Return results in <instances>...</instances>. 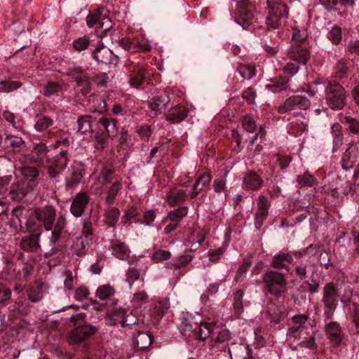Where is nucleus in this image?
Returning <instances> with one entry per match:
<instances>
[{"instance_id": "nucleus-1", "label": "nucleus", "mask_w": 359, "mask_h": 359, "mask_svg": "<svg viewBox=\"0 0 359 359\" xmlns=\"http://www.w3.org/2000/svg\"><path fill=\"white\" fill-rule=\"evenodd\" d=\"M309 317L304 314H298L292 317L287 323V337L289 340L299 341L297 347L314 349L316 348V339L314 334H309L311 330L308 322Z\"/></svg>"}, {"instance_id": "nucleus-2", "label": "nucleus", "mask_w": 359, "mask_h": 359, "mask_svg": "<svg viewBox=\"0 0 359 359\" xmlns=\"http://www.w3.org/2000/svg\"><path fill=\"white\" fill-rule=\"evenodd\" d=\"M26 228L29 235L24 236V250L35 251L39 248V238L42 228V212L40 209L29 210Z\"/></svg>"}, {"instance_id": "nucleus-3", "label": "nucleus", "mask_w": 359, "mask_h": 359, "mask_svg": "<svg viewBox=\"0 0 359 359\" xmlns=\"http://www.w3.org/2000/svg\"><path fill=\"white\" fill-rule=\"evenodd\" d=\"M212 327L211 324L196 320L194 317L187 314L182 318L179 330L184 337L205 340L210 336Z\"/></svg>"}, {"instance_id": "nucleus-4", "label": "nucleus", "mask_w": 359, "mask_h": 359, "mask_svg": "<svg viewBox=\"0 0 359 359\" xmlns=\"http://www.w3.org/2000/svg\"><path fill=\"white\" fill-rule=\"evenodd\" d=\"M97 126V131L92 138L95 142V148L99 149L103 148V144L107 142L108 137L116 135L117 121L112 118L102 116L98 120Z\"/></svg>"}, {"instance_id": "nucleus-5", "label": "nucleus", "mask_w": 359, "mask_h": 359, "mask_svg": "<svg viewBox=\"0 0 359 359\" xmlns=\"http://www.w3.org/2000/svg\"><path fill=\"white\" fill-rule=\"evenodd\" d=\"M307 32L294 28L292 36V46L288 50V55L294 60H299L303 64H306L309 58V53L306 48V39Z\"/></svg>"}, {"instance_id": "nucleus-6", "label": "nucleus", "mask_w": 359, "mask_h": 359, "mask_svg": "<svg viewBox=\"0 0 359 359\" xmlns=\"http://www.w3.org/2000/svg\"><path fill=\"white\" fill-rule=\"evenodd\" d=\"M269 15L266 19L267 29H276L287 18V6L281 0H267Z\"/></svg>"}, {"instance_id": "nucleus-7", "label": "nucleus", "mask_w": 359, "mask_h": 359, "mask_svg": "<svg viewBox=\"0 0 359 359\" xmlns=\"http://www.w3.org/2000/svg\"><path fill=\"white\" fill-rule=\"evenodd\" d=\"M263 279L271 294L279 297L287 291V281L281 273L269 271L264 274Z\"/></svg>"}, {"instance_id": "nucleus-8", "label": "nucleus", "mask_w": 359, "mask_h": 359, "mask_svg": "<svg viewBox=\"0 0 359 359\" xmlns=\"http://www.w3.org/2000/svg\"><path fill=\"white\" fill-rule=\"evenodd\" d=\"M325 100L332 109H341L346 104L345 90L336 83H329L325 88Z\"/></svg>"}, {"instance_id": "nucleus-9", "label": "nucleus", "mask_w": 359, "mask_h": 359, "mask_svg": "<svg viewBox=\"0 0 359 359\" xmlns=\"http://www.w3.org/2000/svg\"><path fill=\"white\" fill-rule=\"evenodd\" d=\"M255 5L253 0H242L238 4V13L235 22L247 29L255 22Z\"/></svg>"}, {"instance_id": "nucleus-10", "label": "nucleus", "mask_w": 359, "mask_h": 359, "mask_svg": "<svg viewBox=\"0 0 359 359\" xmlns=\"http://www.w3.org/2000/svg\"><path fill=\"white\" fill-rule=\"evenodd\" d=\"M339 290L332 283H327L323 288L322 302L326 318L331 319L338 305Z\"/></svg>"}, {"instance_id": "nucleus-11", "label": "nucleus", "mask_w": 359, "mask_h": 359, "mask_svg": "<svg viewBox=\"0 0 359 359\" xmlns=\"http://www.w3.org/2000/svg\"><path fill=\"white\" fill-rule=\"evenodd\" d=\"M96 332L97 328L93 325H79L69 332L67 341L71 345H79L88 340Z\"/></svg>"}, {"instance_id": "nucleus-12", "label": "nucleus", "mask_w": 359, "mask_h": 359, "mask_svg": "<svg viewBox=\"0 0 359 359\" xmlns=\"http://www.w3.org/2000/svg\"><path fill=\"white\" fill-rule=\"evenodd\" d=\"M65 74L76 81L77 87L83 95H86L90 93L91 89L90 77L84 74L81 67H69L67 69Z\"/></svg>"}, {"instance_id": "nucleus-13", "label": "nucleus", "mask_w": 359, "mask_h": 359, "mask_svg": "<svg viewBox=\"0 0 359 359\" xmlns=\"http://www.w3.org/2000/svg\"><path fill=\"white\" fill-rule=\"evenodd\" d=\"M311 105L310 101L304 96L293 95L286 99L278 108L280 114L295 109L306 110Z\"/></svg>"}, {"instance_id": "nucleus-14", "label": "nucleus", "mask_w": 359, "mask_h": 359, "mask_svg": "<svg viewBox=\"0 0 359 359\" xmlns=\"http://www.w3.org/2000/svg\"><path fill=\"white\" fill-rule=\"evenodd\" d=\"M188 208L183 206L170 211L163 219V222L168 223L164 229V233L169 234L177 229L182 219L187 215Z\"/></svg>"}, {"instance_id": "nucleus-15", "label": "nucleus", "mask_w": 359, "mask_h": 359, "mask_svg": "<svg viewBox=\"0 0 359 359\" xmlns=\"http://www.w3.org/2000/svg\"><path fill=\"white\" fill-rule=\"evenodd\" d=\"M39 172L33 166H24V196L34 191L38 185Z\"/></svg>"}, {"instance_id": "nucleus-16", "label": "nucleus", "mask_w": 359, "mask_h": 359, "mask_svg": "<svg viewBox=\"0 0 359 359\" xmlns=\"http://www.w3.org/2000/svg\"><path fill=\"white\" fill-rule=\"evenodd\" d=\"M359 157V142L351 144L344 153L341 159L342 168L348 170L352 168Z\"/></svg>"}, {"instance_id": "nucleus-17", "label": "nucleus", "mask_w": 359, "mask_h": 359, "mask_svg": "<svg viewBox=\"0 0 359 359\" xmlns=\"http://www.w3.org/2000/svg\"><path fill=\"white\" fill-rule=\"evenodd\" d=\"M89 202V198L86 193H79L73 198L70 207L71 213L76 217H81L84 212Z\"/></svg>"}, {"instance_id": "nucleus-18", "label": "nucleus", "mask_w": 359, "mask_h": 359, "mask_svg": "<svg viewBox=\"0 0 359 359\" xmlns=\"http://www.w3.org/2000/svg\"><path fill=\"white\" fill-rule=\"evenodd\" d=\"M170 99L165 94L154 97L148 102L149 107L154 116H158L165 111Z\"/></svg>"}, {"instance_id": "nucleus-19", "label": "nucleus", "mask_w": 359, "mask_h": 359, "mask_svg": "<svg viewBox=\"0 0 359 359\" xmlns=\"http://www.w3.org/2000/svg\"><path fill=\"white\" fill-rule=\"evenodd\" d=\"M47 154V147L45 144L39 142L35 144L29 154L26 155V158L31 162L41 165L43 163Z\"/></svg>"}, {"instance_id": "nucleus-20", "label": "nucleus", "mask_w": 359, "mask_h": 359, "mask_svg": "<svg viewBox=\"0 0 359 359\" xmlns=\"http://www.w3.org/2000/svg\"><path fill=\"white\" fill-rule=\"evenodd\" d=\"M231 359H252V355L248 346L245 344H231L229 348Z\"/></svg>"}, {"instance_id": "nucleus-21", "label": "nucleus", "mask_w": 359, "mask_h": 359, "mask_svg": "<svg viewBox=\"0 0 359 359\" xmlns=\"http://www.w3.org/2000/svg\"><path fill=\"white\" fill-rule=\"evenodd\" d=\"M146 79L145 69L140 65H135L129 73V84L131 87L137 89L144 83Z\"/></svg>"}, {"instance_id": "nucleus-22", "label": "nucleus", "mask_w": 359, "mask_h": 359, "mask_svg": "<svg viewBox=\"0 0 359 359\" xmlns=\"http://www.w3.org/2000/svg\"><path fill=\"white\" fill-rule=\"evenodd\" d=\"M110 249L111 254L118 259L126 260L130 257V250L128 246L120 240H112Z\"/></svg>"}, {"instance_id": "nucleus-23", "label": "nucleus", "mask_w": 359, "mask_h": 359, "mask_svg": "<svg viewBox=\"0 0 359 359\" xmlns=\"http://www.w3.org/2000/svg\"><path fill=\"white\" fill-rule=\"evenodd\" d=\"M188 111L184 105L177 104L171 107L165 114L168 121L177 123L184 120L187 116Z\"/></svg>"}, {"instance_id": "nucleus-24", "label": "nucleus", "mask_w": 359, "mask_h": 359, "mask_svg": "<svg viewBox=\"0 0 359 359\" xmlns=\"http://www.w3.org/2000/svg\"><path fill=\"white\" fill-rule=\"evenodd\" d=\"M121 178L116 179L107 189L105 203L108 206L111 205L116 198L118 192L122 189Z\"/></svg>"}, {"instance_id": "nucleus-25", "label": "nucleus", "mask_w": 359, "mask_h": 359, "mask_svg": "<svg viewBox=\"0 0 359 359\" xmlns=\"http://www.w3.org/2000/svg\"><path fill=\"white\" fill-rule=\"evenodd\" d=\"M211 181V175L208 173H203L200 175L193 186L190 197L194 198L201 191L205 190L209 187Z\"/></svg>"}, {"instance_id": "nucleus-26", "label": "nucleus", "mask_w": 359, "mask_h": 359, "mask_svg": "<svg viewBox=\"0 0 359 359\" xmlns=\"http://www.w3.org/2000/svg\"><path fill=\"white\" fill-rule=\"evenodd\" d=\"M262 183L257 174L250 172L243 179V188L247 190H257L262 186Z\"/></svg>"}, {"instance_id": "nucleus-27", "label": "nucleus", "mask_w": 359, "mask_h": 359, "mask_svg": "<svg viewBox=\"0 0 359 359\" xmlns=\"http://www.w3.org/2000/svg\"><path fill=\"white\" fill-rule=\"evenodd\" d=\"M69 159L55 157L53 163L48 167V173L50 178L57 177L67 166Z\"/></svg>"}, {"instance_id": "nucleus-28", "label": "nucleus", "mask_w": 359, "mask_h": 359, "mask_svg": "<svg viewBox=\"0 0 359 359\" xmlns=\"http://www.w3.org/2000/svg\"><path fill=\"white\" fill-rule=\"evenodd\" d=\"M112 52L107 48L104 47L102 45L95 48L93 53V58L100 63H111L112 62Z\"/></svg>"}, {"instance_id": "nucleus-29", "label": "nucleus", "mask_w": 359, "mask_h": 359, "mask_svg": "<svg viewBox=\"0 0 359 359\" xmlns=\"http://www.w3.org/2000/svg\"><path fill=\"white\" fill-rule=\"evenodd\" d=\"M326 334L334 344H339L341 341V327L336 322H330L326 325Z\"/></svg>"}, {"instance_id": "nucleus-30", "label": "nucleus", "mask_w": 359, "mask_h": 359, "mask_svg": "<svg viewBox=\"0 0 359 359\" xmlns=\"http://www.w3.org/2000/svg\"><path fill=\"white\" fill-rule=\"evenodd\" d=\"M291 255L288 253H280L273 257L271 266L278 269H287L288 264L292 262Z\"/></svg>"}, {"instance_id": "nucleus-31", "label": "nucleus", "mask_w": 359, "mask_h": 359, "mask_svg": "<svg viewBox=\"0 0 359 359\" xmlns=\"http://www.w3.org/2000/svg\"><path fill=\"white\" fill-rule=\"evenodd\" d=\"M321 4L328 10H339L342 7L353 6L354 0H320Z\"/></svg>"}, {"instance_id": "nucleus-32", "label": "nucleus", "mask_w": 359, "mask_h": 359, "mask_svg": "<svg viewBox=\"0 0 359 359\" xmlns=\"http://www.w3.org/2000/svg\"><path fill=\"white\" fill-rule=\"evenodd\" d=\"M67 88L68 85L66 83L48 81L43 89V94L47 97H50L53 95H58L60 92L67 90Z\"/></svg>"}, {"instance_id": "nucleus-33", "label": "nucleus", "mask_w": 359, "mask_h": 359, "mask_svg": "<svg viewBox=\"0 0 359 359\" xmlns=\"http://www.w3.org/2000/svg\"><path fill=\"white\" fill-rule=\"evenodd\" d=\"M121 46L130 53H136L140 50L144 52L149 51L150 48L148 45H141L136 40L125 39L121 42Z\"/></svg>"}, {"instance_id": "nucleus-34", "label": "nucleus", "mask_w": 359, "mask_h": 359, "mask_svg": "<svg viewBox=\"0 0 359 359\" xmlns=\"http://www.w3.org/2000/svg\"><path fill=\"white\" fill-rule=\"evenodd\" d=\"M55 217V210L53 206H46L42 212V223L46 230H50Z\"/></svg>"}, {"instance_id": "nucleus-35", "label": "nucleus", "mask_w": 359, "mask_h": 359, "mask_svg": "<svg viewBox=\"0 0 359 359\" xmlns=\"http://www.w3.org/2000/svg\"><path fill=\"white\" fill-rule=\"evenodd\" d=\"M87 245L88 243L83 237H76L73 241L71 250L76 256L83 257L86 252Z\"/></svg>"}, {"instance_id": "nucleus-36", "label": "nucleus", "mask_w": 359, "mask_h": 359, "mask_svg": "<svg viewBox=\"0 0 359 359\" xmlns=\"http://www.w3.org/2000/svg\"><path fill=\"white\" fill-rule=\"evenodd\" d=\"M187 194L184 190L171 191L167 195V202L170 205L175 206L185 201Z\"/></svg>"}, {"instance_id": "nucleus-37", "label": "nucleus", "mask_w": 359, "mask_h": 359, "mask_svg": "<svg viewBox=\"0 0 359 359\" xmlns=\"http://www.w3.org/2000/svg\"><path fill=\"white\" fill-rule=\"evenodd\" d=\"M67 224V221L65 215L60 214L55 224L54 229L52 231L51 241L55 243L60 237L62 230Z\"/></svg>"}, {"instance_id": "nucleus-38", "label": "nucleus", "mask_w": 359, "mask_h": 359, "mask_svg": "<svg viewBox=\"0 0 359 359\" xmlns=\"http://www.w3.org/2000/svg\"><path fill=\"white\" fill-rule=\"evenodd\" d=\"M135 342L137 348L143 351L151 346L152 338L151 335L147 333L139 332L135 338Z\"/></svg>"}, {"instance_id": "nucleus-39", "label": "nucleus", "mask_w": 359, "mask_h": 359, "mask_svg": "<svg viewBox=\"0 0 359 359\" xmlns=\"http://www.w3.org/2000/svg\"><path fill=\"white\" fill-rule=\"evenodd\" d=\"M112 27V22L111 20L106 17L102 16L98 22V25L96 27L97 35L99 37H102L106 35L107 32Z\"/></svg>"}, {"instance_id": "nucleus-40", "label": "nucleus", "mask_w": 359, "mask_h": 359, "mask_svg": "<svg viewBox=\"0 0 359 359\" xmlns=\"http://www.w3.org/2000/svg\"><path fill=\"white\" fill-rule=\"evenodd\" d=\"M93 118L90 115H83L77 120L78 130L83 134L91 130Z\"/></svg>"}, {"instance_id": "nucleus-41", "label": "nucleus", "mask_w": 359, "mask_h": 359, "mask_svg": "<svg viewBox=\"0 0 359 359\" xmlns=\"http://www.w3.org/2000/svg\"><path fill=\"white\" fill-rule=\"evenodd\" d=\"M83 177V174L81 171L79 169H72L71 176L69 178L66 180V188L67 189H73L76 187L81 182V178Z\"/></svg>"}, {"instance_id": "nucleus-42", "label": "nucleus", "mask_w": 359, "mask_h": 359, "mask_svg": "<svg viewBox=\"0 0 359 359\" xmlns=\"http://www.w3.org/2000/svg\"><path fill=\"white\" fill-rule=\"evenodd\" d=\"M287 55L291 61L287 62L285 64H281L283 66V70L285 73L294 75L298 72L299 65L304 64L299 60L292 59L288 54Z\"/></svg>"}, {"instance_id": "nucleus-43", "label": "nucleus", "mask_w": 359, "mask_h": 359, "mask_svg": "<svg viewBox=\"0 0 359 359\" xmlns=\"http://www.w3.org/2000/svg\"><path fill=\"white\" fill-rule=\"evenodd\" d=\"M237 69L245 79H250L255 74V67L252 65L239 64Z\"/></svg>"}, {"instance_id": "nucleus-44", "label": "nucleus", "mask_w": 359, "mask_h": 359, "mask_svg": "<svg viewBox=\"0 0 359 359\" xmlns=\"http://www.w3.org/2000/svg\"><path fill=\"white\" fill-rule=\"evenodd\" d=\"M119 215L118 208L114 207L108 208L104 213L107 223L111 226H114L118 220Z\"/></svg>"}, {"instance_id": "nucleus-45", "label": "nucleus", "mask_w": 359, "mask_h": 359, "mask_svg": "<svg viewBox=\"0 0 359 359\" xmlns=\"http://www.w3.org/2000/svg\"><path fill=\"white\" fill-rule=\"evenodd\" d=\"M149 302L148 294L145 291L137 292L134 294L132 304L135 308H140L143 304H147Z\"/></svg>"}, {"instance_id": "nucleus-46", "label": "nucleus", "mask_w": 359, "mask_h": 359, "mask_svg": "<svg viewBox=\"0 0 359 359\" xmlns=\"http://www.w3.org/2000/svg\"><path fill=\"white\" fill-rule=\"evenodd\" d=\"M114 294V288L108 285L100 286L96 291V297L102 300L107 299Z\"/></svg>"}, {"instance_id": "nucleus-47", "label": "nucleus", "mask_w": 359, "mask_h": 359, "mask_svg": "<svg viewBox=\"0 0 359 359\" xmlns=\"http://www.w3.org/2000/svg\"><path fill=\"white\" fill-rule=\"evenodd\" d=\"M114 175L113 169L104 168L100 175V179L102 180L103 185L107 184H112V182L117 179Z\"/></svg>"}, {"instance_id": "nucleus-48", "label": "nucleus", "mask_w": 359, "mask_h": 359, "mask_svg": "<svg viewBox=\"0 0 359 359\" xmlns=\"http://www.w3.org/2000/svg\"><path fill=\"white\" fill-rule=\"evenodd\" d=\"M341 121L346 124L348 129L354 134L359 133V120L351 116H344Z\"/></svg>"}, {"instance_id": "nucleus-49", "label": "nucleus", "mask_w": 359, "mask_h": 359, "mask_svg": "<svg viewBox=\"0 0 359 359\" xmlns=\"http://www.w3.org/2000/svg\"><path fill=\"white\" fill-rule=\"evenodd\" d=\"M53 120L48 116H37V121L34 124V128L37 131H43L53 125Z\"/></svg>"}, {"instance_id": "nucleus-50", "label": "nucleus", "mask_w": 359, "mask_h": 359, "mask_svg": "<svg viewBox=\"0 0 359 359\" xmlns=\"http://www.w3.org/2000/svg\"><path fill=\"white\" fill-rule=\"evenodd\" d=\"M9 195L14 201H21L22 198V187L21 182H18L12 184Z\"/></svg>"}, {"instance_id": "nucleus-51", "label": "nucleus", "mask_w": 359, "mask_h": 359, "mask_svg": "<svg viewBox=\"0 0 359 359\" xmlns=\"http://www.w3.org/2000/svg\"><path fill=\"white\" fill-rule=\"evenodd\" d=\"M327 39L334 44H339L341 40L342 33L339 27H333L327 34Z\"/></svg>"}, {"instance_id": "nucleus-52", "label": "nucleus", "mask_w": 359, "mask_h": 359, "mask_svg": "<svg viewBox=\"0 0 359 359\" xmlns=\"http://www.w3.org/2000/svg\"><path fill=\"white\" fill-rule=\"evenodd\" d=\"M28 298L32 302H36L42 298L41 287L39 285H35L27 291Z\"/></svg>"}, {"instance_id": "nucleus-53", "label": "nucleus", "mask_w": 359, "mask_h": 359, "mask_svg": "<svg viewBox=\"0 0 359 359\" xmlns=\"http://www.w3.org/2000/svg\"><path fill=\"white\" fill-rule=\"evenodd\" d=\"M308 126V119L305 117H301L291 123V128L297 131V133H302L306 130Z\"/></svg>"}, {"instance_id": "nucleus-54", "label": "nucleus", "mask_w": 359, "mask_h": 359, "mask_svg": "<svg viewBox=\"0 0 359 359\" xmlns=\"http://www.w3.org/2000/svg\"><path fill=\"white\" fill-rule=\"evenodd\" d=\"M242 126L245 130L248 133H253L257 128V125L253 117L250 115H245L242 120Z\"/></svg>"}, {"instance_id": "nucleus-55", "label": "nucleus", "mask_w": 359, "mask_h": 359, "mask_svg": "<svg viewBox=\"0 0 359 359\" xmlns=\"http://www.w3.org/2000/svg\"><path fill=\"white\" fill-rule=\"evenodd\" d=\"M243 292L242 290H238L234 294V303L233 308L236 314H240L243 311V302L242 299L243 297Z\"/></svg>"}, {"instance_id": "nucleus-56", "label": "nucleus", "mask_w": 359, "mask_h": 359, "mask_svg": "<svg viewBox=\"0 0 359 359\" xmlns=\"http://www.w3.org/2000/svg\"><path fill=\"white\" fill-rule=\"evenodd\" d=\"M90 45V39L89 37L85 36L83 37H80L78 39L75 40L73 42V46L75 50L78 51H81L88 48Z\"/></svg>"}, {"instance_id": "nucleus-57", "label": "nucleus", "mask_w": 359, "mask_h": 359, "mask_svg": "<svg viewBox=\"0 0 359 359\" xmlns=\"http://www.w3.org/2000/svg\"><path fill=\"white\" fill-rule=\"evenodd\" d=\"M353 294V289L348 285H344L341 297V302L345 306H348V304L350 303Z\"/></svg>"}, {"instance_id": "nucleus-58", "label": "nucleus", "mask_w": 359, "mask_h": 359, "mask_svg": "<svg viewBox=\"0 0 359 359\" xmlns=\"http://www.w3.org/2000/svg\"><path fill=\"white\" fill-rule=\"evenodd\" d=\"M268 214L269 211L267 210H256L255 225L257 229H259L262 226L264 221L266 219Z\"/></svg>"}, {"instance_id": "nucleus-59", "label": "nucleus", "mask_w": 359, "mask_h": 359, "mask_svg": "<svg viewBox=\"0 0 359 359\" xmlns=\"http://www.w3.org/2000/svg\"><path fill=\"white\" fill-rule=\"evenodd\" d=\"M138 215L136 208L132 206L124 212L121 217V223L127 224L128 222L134 219Z\"/></svg>"}, {"instance_id": "nucleus-60", "label": "nucleus", "mask_w": 359, "mask_h": 359, "mask_svg": "<svg viewBox=\"0 0 359 359\" xmlns=\"http://www.w3.org/2000/svg\"><path fill=\"white\" fill-rule=\"evenodd\" d=\"M256 96H257L256 92H255V89L252 87H249L245 90H244L242 93V97L250 104H252L255 103Z\"/></svg>"}, {"instance_id": "nucleus-61", "label": "nucleus", "mask_w": 359, "mask_h": 359, "mask_svg": "<svg viewBox=\"0 0 359 359\" xmlns=\"http://www.w3.org/2000/svg\"><path fill=\"white\" fill-rule=\"evenodd\" d=\"M102 15L100 13H90L86 18V22L88 27H96L98 25V22Z\"/></svg>"}, {"instance_id": "nucleus-62", "label": "nucleus", "mask_w": 359, "mask_h": 359, "mask_svg": "<svg viewBox=\"0 0 359 359\" xmlns=\"http://www.w3.org/2000/svg\"><path fill=\"white\" fill-rule=\"evenodd\" d=\"M348 311L355 325L359 327V306L353 302L349 305Z\"/></svg>"}, {"instance_id": "nucleus-63", "label": "nucleus", "mask_w": 359, "mask_h": 359, "mask_svg": "<svg viewBox=\"0 0 359 359\" xmlns=\"http://www.w3.org/2000/svg\"><path fill=\"white\" fill-rule=\"evenodd\" d=\"M170 257L171 253L169 251L157 250L154 253L152 258L156 262H160L170 259Z\"/></svg>"}, {"instance_id": "nucleus-64", "label": "nucleus", "mask_w": 359, "mask_h": 359, "mask_svg": "<svg viewBox=\"0 0 359 359\" xmlns=\"http://www.w3.org/2000/svg\"><path fill=\"white\" fill-rule=\"evenodd\" d=\"M288 82V79L284 78L280 81H276L273 82L271 85H268V87L271 88V90L276 93L284 89H286L285 85Z\"/></svg>"}]
</instances>
